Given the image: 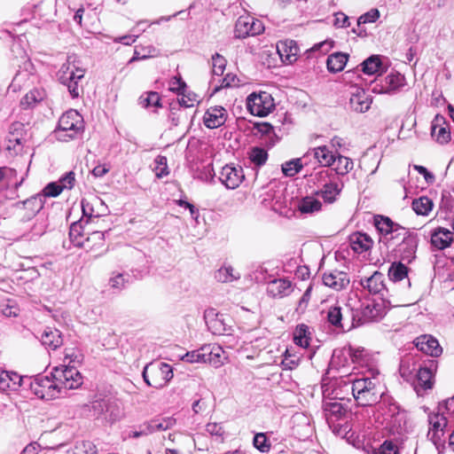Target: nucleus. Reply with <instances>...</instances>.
I'll list each match as a JSON object with an SVG mask.
<instances>
[{
  "label": "nucleus",
  "instance_id": "1",
  "mask_svg": "<svg viewBox=\"0 0 454 454\" xmlns=\"http://www.w3.org/2000/svg\"><path fill=\"white\" fill-rule=\"evenodd\" d=\"M427 421V436L439 450L446 442L445 434L454 427V396L439 403L437 411L428 414Z\"/></svg>",
  "mask_w": 454,
  "mask_h": 454
},
{
  "label": "nucleus",
  "instance_id": "2",
  "mask_svg": "<svg viewBox=\"0 0 454 454\" xmlns=\"http://www.w3.org/2000/svg\"><path fill=\"white\" fill-rule=\"evenodd\" d=\"M369 374L370 376L350 380L353 396L361 406L376 403L382 395L380 381L375 376L379 374L378 370L370 369Z\"/></svg>",
  "mask_w": 454,
  "mask_h": 454
},
{
  "label": "nucleus",
  "instance_id": "3",
  "mask_svg": "<svg viewBox=\"0 0 454 454\" xmlns=\"http://www.w3.org/2000/svg\"><path fill=\"white\" fill-rule=\"evenodd\" d=\"M85 69L79 67L74 56H68L67 62L64 63L58 72L59 82L67 87L72 98H78L82 86L80 82L84 77Z\"/></svg>",
  "mask_w": 454,
  "mask_h": 454
},
{
  "label": "nucleus",
  "instance_id": "4",
  "mask_svg": "<svg viewBox=\"0 0 454 454\" xmlns=\"http://www.w3.org/2000/svg\"><path fill=\"white\" fill-rule=\"evenodd\" d=\"M82 116L74 109L64 113L59 120V129L55 131L56 137L61 141L74 139L83 131Z\"/></svg>",
  "mask_w": 454,
  "mask_h": 454
},
{
  "label": "nucleus",
  "instance_id": "5",
  "mask_svg": "<svg viewBox=\"0 0 454 454\" xmlns=\"http://www.w3.org/2000/svg\"><path fill=\"white\" fill-rule=\"evenodd\" d=\"M143 378L148 386L162 388L172 380L173 370L167 363H151L144 368Z\"/></svg>",
  "mask_w": 454,
  "mask_h": 454
},
{
  "label": "nucleus",
  "instance_id": "6",
  "mask_svg": "<svg viewBox=\"0 0 454 454\" xmlns=\"http://www.w3.org/2000/svg\"><path fill=\"white\" fill-rule=\"evenodd\" d=\"M248 112L258 117H265L275 109L271 94L267 91L253 92L247 98Z\"/></svg>",
  "mask_w": 454,
  "mask_h": 454
},
{
  "label": "nucleus",
  "instance_id": "7",
  "mask_svg": "<svg viewBox=\"0 0 454 454\" xmlns=\"http://www.w3.org/2000/svg\"><path fill=\"white\" fill-rule=\"evenodd\" d=\"M323 410L329 427L337 435L345 436L349 430L348 425H335V422L341 419L347 413V408L340 402L328 400L323 403Z\"/></svg>",
  "mask_w": 454,
  "mask_h": 454
},
{
  "label": "nucleus",
  "instance_id": "8",
  "mask_svg": "<svg viewBox=\"0 0 454 454\" xmlns=\"http://www.w3.org/2000/svg\"><path fill=\"white\" fill-rule=\"evenodd\" d=\"M29 386L32 393L43 400H52L61 395L53 372L51 377L38 375L31 380Z\"/></svg>",
  "mask_w": 454,
  "mask_h": 454
},
{
  "label": "nucleus",
  "instance_id": "9",
  "mask_svg": "<svg viewBox=\"0 0 454 454\" xmlns=\"http://www.w3.org/2000/svg\"><path fill=\"white\" fill-rule=\"evenodd\" d=\"M53 377L62 393L63 389H76L82 384V376L74 365H62L53 370Z\"/></svg>",
  "mask_w": 454,
  "mask_h": 454
},
{
  "label": "nucleus",
  "instance_id": "10",
  "mask_svg": "<svg viewBox=\"0 0 454 454\" xmlns=\"http://www.w3.org/2000/svg\"><path fill=\"white\" fill-rule=\"evenodd\" d=\"M406 79L403 74L396 71H391L384 78L376 81L372 91L378 94H395L406 86Z\"/></svg>",
  "mask_w": 454,
  "mask_h": 454
},
{
  "label": "nucleus",
  "instance_id": "11",
  "mask_svg": "<svg viewBox=\"0 0 454 454\" xmlns=\"http://www.w3.org/2000/svg\"><path fill=\"white\" fill-rule=\"evenodd\" d=\"M263 30L264 27L261 20L247 14L237 20L234 35L236 38H246L260 35Z\"/></svg>",
  "mask_w": 454,
  "mask_h": 454
},
{
  "label": "nucleus",
  "instance_id": "12",
  "mask_svg": "<svg viewBox=\"0 0 454 454\" xmlns=\"http://www.w3.org/2000/svg\"><path fill=\"white\" fill-rule=\"evenodd\" d=\"M245 176L240 167L225 165L220 173L219 179L228 189H235L242 183Z\"/></svg>",
  "mask_w": 454,
  "mask_h": 454
},
{
  "label": "nucleus",
  "instance_id": "13",
  "mask_svg": "<svg viewBox=\"0 0 454 454\" xmlns=\"http://www.w3.org/2000/svg\"><path fill=\"white\" fill-rule=\"evenodd\" d=\"M322 280L325 286L335 291L345 289L350 282L348 274L339 270H331L325 272Z\"/></svg>",
  "mask_w": 454,
  "mask_h": 454
},
{
  "label": "nucleus",
  "instance_id": "14",
  "mask_svg": "<svg viewBox=\"0 0 454 454\" xmlns=\"http://www.w3.org/2000/svg\"><path fill=\"white\" fill-rule=\"evenodd\" d=\"M227 111L224 107L215 106L207 109L203 116V122L208 129H216L224 124L227 120Z\"/></svg>",
  "mask_w": 454,
  "mask_h": 454
},
{
  "label": "nucleus",
  "instance_id": "15",
  "mask_svg": "<svg viewBox=\"0 0 454 454\" xmlns=\"http://www.w3.org/2000/svg\"><path fill=\"white\" fill-rule=\"evenodd\" d=\"M204 318L208 330L215 335H223L229 330L223 315L211 309L205 312Z\"/></svg>",
  "mask_w": 454,
  "mask_h": 454
},
{
  "label": "nucleus",
  "instance_id": "16",
  "mask_svg": "<svg viewBox=\"0 0 454 454\" xmlns=\"http://www.w3.org/2000/svg\"><path fill=\"white\" fill-rule=\"evenodd\" d=\"M342 188V182L339 178L333 177L326 181L322 188L317 192V194L320 196L325 202L333 203L340 194Z\"/></svg>",
  "mask_w": 454,
  "mask_h": 454
},
{
  "label": "nucleus",
  "instance_id": "17",
  "mask_svg": "<svg viewBox=\"0 0 454 454\" xmlns=\"http://www.w3.org/2000/svg\"><path fill=\"white\" fill-rule=\"evenodd\" d=\"M346 311H348L347 309L343 311V309L340 306L331 307L327 313L329 323L342 329L347 328L348 330L354 327V317L348 318L345 313Z\"/></svg>",
  "mask_w": 454,
  "mask_h": 454
},
{
  "label": "nucleus",
  "instance_id": "18",
  "mask_svg": "<svg viewBox=\"0 0 454 454\" xmlns=\"http://www.w3.org/2000/svg\"><path fill=\"white\" fill-rule=\"evenodd\" d=\"M453 240V232L446 228L437 227L431 232V244L438 250L449 247Z\"/></svg>",
  "mask_w": 454,
  "mask_h": 454
},
{
  "label": "nucleus",
  "instance_id": "19",
  "mask_svg": "<svg viewBox=\"0 0 454 454\" xmlns=\"http://www.w3.org/2000/svg\"><path fill=\"white\" fill-rule=\"evenodd\" d=\"M415 344L420 351L431 356H439L442 352L438 340L431 335H422L417 338Z\"/></svg>",
  "mask_w": 454,
  "mask_h": 454
},
{
  "label": "nucleus",
  "instance_id": "20",
  "mask_svg": "<svg viewBox=\"0 0 454 454\" xmlns=\"http://www.w3.org/2000/svg\"><path fill=\"white\" fill-rule=\"evenodd\" d=\"M350 107L358 113H365L372 105V99L361 88H356L349 98Z\"/></svg>",
  "mask_w": 454,
  "mask_h": 454
},
{
  "label": "nucleus",
  "instance_id": "21",
  "mask_svg": "<svg viewBox=\"0 0 454 454\" xmlns=\"http://www.w3.org/2000/svg\"><path fill=\"white\" fill-rule=\"evenodd\" d=\"M308 153L312 154L317 163L323 167L333 166L336 160V153L325 145L311 148Z\"/></svg>",
  "mask_w": 454,
  "mask_h": 454
},
{
  "label": "nucleus",
  "instance_id": "22",
  "mask_svg": "<svg viewBox=\"0 0 454 454\" xmlns=\"http://www.w3.org/2000/svg\"><path fill=\"white\" fill-rule=\"evenodd\" d=\"M277 51L283 62L291 64L296 60L299 48L294 40H285L277 43Z\"/></svg>",
  "mask_w": 454,
  "mask_h": 454
},
{
  "label": "nucleus",
  "instance_id": "23",
  "mask_svg": "<svg viewBox=\"0 0 454 454\" xmlns=\"http://www.w3.org/2000/svg\"><path fill=\"white\" fill-rule=\"evenodd\" d=\"M39 339L45 348L51 350L57 349L63 344V339L60 332L56 328L50 326L43 329Z\"/></svg>",
  "mask_w": 454,
  "mask_h": 454
},
{
  "label": "nucleus",
  "instance_id": "24",
  "mask_svg": "<svg viewBox=\"0 0 454 454\" xmlns=\"http://www.w3.org/2000/svg\"><path fill=\"white\" fill-rule=\"evenodd\" d=\"M23 380L16 372L0 370V389L4 392L18 390Z\"/></svg>",
  "mask_w": 454,
  "mask_h": 454
},
{
  "label": "nucleus",
  "instance_id": "25",
  "mask_svg": "<svg viewBox=\"0 0 454 454\" xmlns=\"http://www.w3.org/2000/svg\"><path fill=\"white\" fill-rule=\"evenodd\" d=\"M206 353L205 363L210 364L215 368L221 367L227 359L223 348L216 344L204 345Z\"/></svg>",
  "mask_w": 454,
  "mask_h": 454
},
{
  "label": "nucleus",
  "instance_id": "26",
  "mask_svg": "<svg viewBox=\"0 0 454 454\" xmlns=\"http://www.w3.org/2000/svg\"><path fill=\"white\" fill-rule=\"evenodd\" d=\"M267 292L272 297L287 296L293 292L292 283L284 278L274 279L268 284Z\"/></svg>",
  "mask_w": 454,
  "mask_h": 454
},
{
  "label": "nucleus",
  "instance_id": "27",
  "mask_svg": "<svg viewBox=\"0 0 454 454\" xmlns=\"http://www.w3.org/2000/svg\"><path fill=\"white\" fill-rule=\"evenodd\" d=\"M360 283L364 288L374 294L385 290L384 275L379 271H375L369 278H362Z\"/></svg>",
  "mask_w": 454,
  "mask_h": 454
},
{
  "label": "nucleus",
  "instance_id": "28",
  "mask_svg": "<svg viewBox=\"0 0 454 454\" xmlns=\"http://www.w3.org/2000/svg\"><path fill=\"white\" fill-rule=\"evenodd\" d=\"M399 251L401 252V258L406 262H411L415 258V254L418 247V237L416 234L408 236L406 240L401 242L399 245Z\"/></svg>",
  "mask_w": 454,
  "mask_h": 454
},
{
  "label": "nucleus",
  "instance_id": "29",
  "mask_svg": "<svg viewBox=\"0 0 454 454\" xmlns=\"http://www.w3.org/2000/svg\"><path fill=\"white\" fill-rule=\"evenodd\" d=\"M352 249L356 253L368 251L373 245L372 239L366 233L356 232L350 237Z\"/></svg>",
  "mask_w": 454,
  "mask_h": 454
},
{
  "label": "nucleus",
  "instance_id": "30",
  "mask_svg": "<svg viewBox=\"0 0 454 454\" xmlns=\"http://www.w3.org/2000/svg\"><path fill=\"white\" fill-rule=\"evenodd\" d=\"M443 124V118L439 116L435 117L432 124V137L440 144H445L450 139V132Z\"/></svg>",
  "mask_w": 454,
  "mask_h": 454
},
{
  "label": "nucleus",
  "instance_id": "31",
  "mask_svg": "<svg viewBox=\"0 0 454 454\" xmlns=\"http://www.w3.org/2000/svg\"><path fill=\"white\" fill-rule=\"evenodd\" d=\"M408 268L402 262H393L388 269V278L391 281L396 283L405 280L407 287L411 286L408 278Z\"/></svg>",
  "mask_w": 454,
  "mask_h": 454
},
{
  "label": "nucleus",
  "instance_id": "32",
  "mask_svg": "<svg viewBox=\"0 0 454 454\" xmlns=\"http://www.w3.org/2000/svg\"><path fill=\"white\" fill-rule=\"evenodd\" d=\"M348 55L343 52H334L328 56L326 61L327 70L330 73H339L344 69Z\"/></svg>",
  "mask_w": 454,
  "mask_h": 454
},
{
  "label": "nucleus",
  "instance_id": "33",
  "mask_svg": "<svg viewBox=\"0 0 454 454\" xmlns=\"http://www.w3.org/2000/svg\"><path fill=\"white\" fill-rule=\"evenodd\" d=\"M176 423V420L173 417L156 418L148 421L147 428L150 434L160 431H166L172 428Z\"/></svg>",
  "mask_w": 454,
  "mask_h": 454
},
{
  "label": "nucleus",
  "instance_id": "34",
  "mask_svg": "<svg viewBox=\"0 0 454 454\" xmlns=\"http://www.w3.org/2000/svg\"><path fill=\"white\" fill-rule=\"evenodd\" d=\"M361 314L364 321L377 320L382 317L383 310L380 303L368 301L366 303H363Z\"/></svg>",
  "mask_w": 454,
  "mask_h": 454
},
{
  "label": "nucleus",
  "instance_id": "35",
  "mask_svg": "<svg viewBox=\"0 0 454 454\" xmlns=\"http://www.w3.org/2000/svg\"><path fill=\"white\" fill-rule=\"evenodd\" d=\"M433 372L432 370L423 367L420 368L417 373V381L418 384L415 387V389L418 393H419V388L423 390L430 389L433 387Z\"/></svg>",
  "mask_w": 454,
  "mask_h": 454
},
{
  "label": "nucleus",
  "instance_id": "36",
  "mask_svg": "<svg viewBox=\"0 0 454 454\" xmlns=\"http://www.w3.org/2000/svg\"><path fill=\"white\" fill-rule=\"evenodd\" d=\"M45 204L44 199L40 193H37L23 202L25 209L27 211V216L32 217L39 213Z\"/></svg>",
  "mask_w": 454,
  "mask_h": 454
},
{
  "label": "nucleus",
  "instance_id": "37",
  "mask_svg": "<svg viewBox=\"0 0 454 454\" xmlns=\"http://www.w3.org/2000/svg\"><path fill=\"white\" fill-rule=\"evenodd\" d=\"M321 202L313 196L302 198L298 203V209L301 214H313L321 210Z\"/></svg>",
  "mask_w": 454,
  "mask_h": 454
},
{
  "label": "nucleus",
  "instance_id": "38",
  "mask_svg": "<svg viewBox=\"0 0 454 454\" xmlns=\"http://www.w3.org/2000/svg\"><path fill=\"white\" fill-rule=\"evenodd\" d=\"M362 70L364 74L372 75L381 72L383 68L380 56L372 55L366 59L362 64Z\"/></svg>",
  "mask_w": 454,
  "mask_h": 454
},
{
  "label": "nucleus",
  "instance_id": "39",
  "mask_svg": "<svg viewBox=\"0 0 454 454\" xmlns=\"http://www.w3.org/2000/svg\"><path fill=\"white\" fill-rule=\"evenodd\" d=\"M333 165V170L337 175L345 176L353 169L354 162L352 159L348 157L337 154L336 160Z\"/></svg>",
  "mask_w": 454,
  "mask_h": 454
},
{
  "label": "nucleus",
  "instance_id": "40",
  "mask_svg": "<svg viewBox=\"0 0 454 454\" xmlns=\"http://www.w3.org/2000/svg\"><path fill=\"white\" fill-rule=\"evenodd\" d=\"M309 328L305 325H299L296 326L294 333V341L296 345L305 348L309 345Z\"/></svg>",
  "mask_w": 454,
  "mask_h": 454
},
{
  "label": "nucleus",
  "instance_id": "41",
  "mask_svg": "<svg viewBox=\"0 0 454 454\" xmlns=\"http://www.w3.org/2000/svg\"><path fill=\"white\" fill-rule=\"evenodd\" d=\"M374 225L379 232L387 238L393 231L395 223L387 216L376 215L374 217Z\"/></svg>",
  "mask_w": 454,
  "mask_h": 454
},
{
  "label": "nucleus",
  "instance_id": "42",
  "mask_svg": "<svg viewBox=\"0 0 454 454\" xmlns=\"http://www.w3.org/2000/svg\"><path fill=\"white\" fill-rule=\"evenodd\" d=\"M215 278L219 282L227 283L239 278V274L231 266L228 265L220 268L215 272Z\"/></svg>",
  "mask_w": 454,
  "mask_h": 454
},
{
  "label": "nucleus",
  "instance_id": "43",
  "mask_svg": "<svg viewBox=\"0 0 454 454\" xmlns=\"http://www.w3.org/2000/svg\"><path fill=\"white\" fill-rule=\"evenodd\" d=\"M432 200L427 197H420L412 202V208L417 215H427L432 210Z\"/></svg>",
  "mask_w": 454,
  "mask_h": 454
},
{
  "label": "nucleus",
  "instance_id": "44",
  "mask_svg": "<svg viewBox=\"0 0 454 454\" xmlns=\"http://www.w3.org/2000/svg\"><path fill=\"white\" fill-rule=\"evenodd\" d=\"M302 167L301 159L297 158L283 163L281 169L286 176H294L301 170Z\"/></svg>",
  "mask_w": 454,
  "mask_h": 454
},
{
  "label": "nucleus",
  "instance_id": "45",
  "mask_svg": "<svg viewBox=\"0 0 454 454\" xmlns=\"http://www.w3.org/2000/svg\"><path fill=\"white\" fill-rule=\"evenodd\" d=\"M0 310L5 317H17L20 313V308L15 300L6 299L0 303Z\"/></svg>",
  "mask_w": 454,
  "mask_h": 454
},
{
  "label": "nucleus",
  "instance_id": "46",
  "mask_svg": "<svg viewBox=\"0 0 454 454\" xmlns=\"http://www.w3.org/2000/svg\"><path fill=\"white\" fill-rule=\"evenodd\" d=\"M139 104L145 108L160 107L161 106L160 97L157 92L151 91L139 98Z\"/></svg>",
  "mask_w": 454,
  "mask_h": 454
},
{
  "label": "nucleus",
  "instance_id": "47",
  "mask_svg": "<svg viewBox=\"0 0 454 454\" xmlns=\"http://www.w3.org/2000/svg\"><path fill=\"white\" fill-rule=\"evenodd\" d=\"M300 361L301 356L299 355L292 352L291 349L286 348L281 364L285 370H293L299 365Z\"/></svg>",
  "mask_w": 454,
  "mask_h": 454
},
{
  "label": "nucleus",
  "instance_id": "48",
  "mask_svg": "<svg viewBox=\"0 0 454 454\" xmlns=\"http://www.w3.org/2000/svg\"><path fill=\"white\" fill-rule=\"evenodd\" d=\"M179 96L178 102L184 107H192L200 102V97L187 88Z\"/></svg>",
  "mask_w": 454,
  "mask_h": 454
},
{
  "label": "nucleus",
  "instance_id": "49",
  "mask_svg": "<svg viewBox=\"0 0 454 454\" xmlns=\"http://www.w3.org/2000/svg\"><path fill=\"white\" fill-rule=\"evenodd\" d=\"M205 351L206 350L204 349V346H202L199 349L185 353L184 356H182L181 359L190 364L205 363Z\"/></svg>",
  "mask_w": 454,
  "mask_h": 454
},
{
  "label": "nucleus",
  "instance_id": "50",
  "mask_svg": "<svg viewBox=\"0 0 454 454\" xmlns=\"http://www.w3.org/2000/svg\"><path fill=\"white\" fill-rule=\"evenodd\" d=\"M415 233L410 231L406 228L399 225L398 223H395V225L393 228V231L390 232V234L386 238L387 240H394L396 241L402 240V242L406 240V238L408 236H412Z\"/></svg>",
  "mask_w": 454,
  "mask_h": 454
},
{
  "label": "nucleus",
  "instance_id": "51",
  "mask_svg": "<svg viewBox=\"0 0 454 454\" xmlns=\"http://www.w3.org/2000/svg\"><path fill=\"white\" fill-rule=\"evenodd\" d=\"M253 444L262 453H268L270 450V442L264 433L255 434Z\"/></svg>",
  "mask_w": 454,
  "mask_h": 454
},
{
  "label": "nucleus",
  "instance_id": "52",
  "mask_svg": "<svg viewBox=\"0 0 454 454\" xmlns=\"http://www.w3.org/2000/svg\"><path fill=\"white\" fill-rule=\"evenodd\" d=\"M23 144L24 139L22 137H19L18 134L11 132L7 139L6 149L14 153H19L22 150Z\"/></svg>",
  "mask_w": 454,
  "mask_h": 454
},
{
  "label": "nucleus",
  "instance_id": "53",
  "mask_svg": "<svg viewBox=\"0 0 454 454\" xmlns=\"http://www.w3.org/2000/svg\"><path fill=\"white\" fill-rule=\"evenodd\" d=\"M249 159L255 165L262 166L268 159L267 151L261 147H254L249 153Z\"/></svg>",
  "mask_w": 454,
  "mask_h": 454
},
{
  "label": "nucleus",
  "instance_id": "54",
  "mask_svg": "<svg viewBox=\"0 0 454 454\" xmlns=\"http://www.w3.org/2000/svg\"><path fill=\"white\" fill-rule=\"evenodd\" d=\"M226 59L220 54L215 53L212 56V73L214 75L221 76L226 67Z\"/></svg>",
  "mask_w": 454,
  "mask_h": 454
},
{
  "label": "nucleus",
  "instance_id": "55",
  "mask_svg": "<svg viewBox=\"0 0 454 454\" xmlns=\"http://www.w3.org/2000/svg\"><path fill=\"white\" fill-rule=\"evenodd\" d=\"M75 454H98L95 444L90 441H82L73 447Z\"/></svg>",
  "mask_w": 454,
  "mask_h": 454
},
{
  "label": "nucleus",
  "instance_id": "56",
  "mask_svg": "<svg viewBox=\"0 0 454 454\" xmlns=\"http://www.w3.org/2000/svg\"><path fill=\"white\" fill-rule=\"evenodd\" d=\"M154 172L158 178H161L168 175L167 158L162 155H158L154 160Z\"/></svg>",
  "mask_w": 454,
  "mask_h": 454
},
{
  "label": "nucleus",
  "instance_id": "57",
  "mask_svg": "<svg viewBox=\"0 0 454 454\" xmlns=\"http://www.w3.org/2000/svg\"><path fill=\"white\" fill-rule=\"evenodd\" d=\"M65 361L68 362L67 365H74L78 364L82 360V355L81 351L74 348H67L65 349Z\"/></svg>",
  "mask_w": 454,
  "mask_h": 454
},
{
  "label": "nucleus",
  "instance_id": "58",
  "mask_svg": "<svg viewBox=\"0 0 454 454\" xmlns=\"http://www.w3.org/2000/svg\"><path fill=\"white\" fill-rule=\"evenodd\" d=\"M94 204H103V201L98 198H94L92 201H89L88 200H82V214L88 217H98L99 215L98 213H96L93 208Z\"/></svg>",
  "mask_w": 454,
  "mask_h": 454
},
{
  "label": "nucleus",
  "instance_id": "59",
  "mask_svg": "<svg viewBox=\"0 0 454 454\" xmlns=\"http://www.w3.org/2000/svg\"><path fill=\"white\" fill-rule=\"evenodd\" d=\"M62 191H63V189H62L61 185L58 182H52V183L48 184L43 188L42 192H40V194L42 195V197L46 201L47 198L57 197V196H59L62 192Z\"/></svg>",
  "mask_w": 454,
  "mask_h": 454
},
{
  "label": "nucleus",
  "instance_id": "60",
  "mask_svg": "<svg viewBox=\"0 0 454 454\" xmlns=\"http://www.w3.org/2000/svg\"><path fill=\"white\" fill-rule=\"evenodd\" d=\"M372 454H399L398 446L392 441H385L378 449L372 450Z\"/></svg>",
  "mask_w": 454,
  "mask_h": 454
},
{
  "label": "nucleus",
  "instance_id": "61",
  "mask_svg": "<svg viewBox=\"0 0 454 454\" xmlns=\"http://www.w3.org/2000/svg\"><path fill=\"white\" fill-rule=\"evenodd\" d=\"M82 224L79 222L73 223L70 226L69 236L75 246H82Z\"/></svg>",
  "mask_w": 454,
  "mask_h": 454
},
{
  "label": "nucleus",
  "instance_id": "62",
  "mask_svg": "<svg viewBox=\"0 0 454 454\" xmlns=\"http://www.w3.org/2000/svg\"><path fill=\"white\" fill-rule=\"evenodd\" d=\"M187 88L186 83L182 80L181 76H174L169 81V90L176 93L178 96Z\"/></svg>",
  "mask_w": 454,
  "mask_h": 454
},
{
  "label": "nucleus",
  "instance_id": "63",
  "mask_svg": "<svg viewBox=\"0 0 454 454\" xmlns=\"http://www.w3.org/2000/svg\"><path fill=\"white\" fill-rule=\"evenodd\" d=\"M380 17V12L378 9H372L364 14L361 15L357 20V24H365L375 22Z\"/></svg>",
  "mask_w": 454,
  "mask_h": 454
},
{
  "label": "nucleus",
  "instance_id": "64",
  "mask_svg": "<svg viewBox=\"0 0 454 454\" xmlns=\"http://www.w3.org/2000/svg\"><path fill=\"white\" fill-rule=\"evenodd\" d=\"M58 183L61 185L63 190H70L74 185L75 174L73 171H69L64 176L59 178Z\"/></svg>",
  "mask_w": 454,
  "mask_h": 454
}]
</instances>
